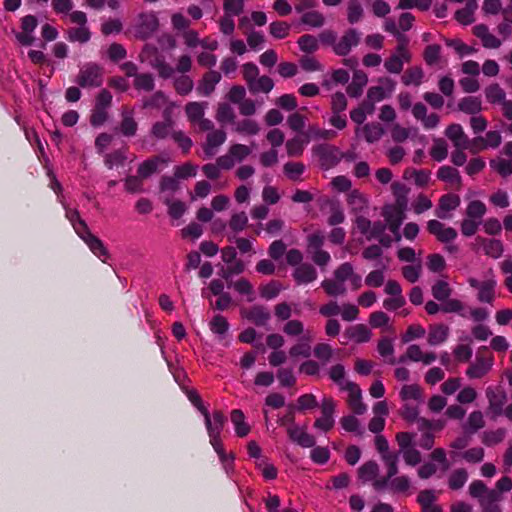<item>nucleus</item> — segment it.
<instances>
[{
	"instance_id": "nucleus-6",
	"label": "nucleus",
	"mask_w": 512,
	"mask_h": 512,
	"mask_svg": "<svg viewBox=\"0 0 512 512\" xmlns=\"http://www.w3.org/2000/svg\"><path fill=\"white\" fill-rule=\"evenodd\" d=\"M159 28V20L155 13L145 12L137 17L134 35L141 40L149 39Z\"/></svg>"
},
{
	"instance_id": "nucleus-26",
	"label": "nucleus",
	"mask_w": 512,
	"mask_h": 512,
	"mask_svg": "<svg viewBox=\"0 0 512 512\" xmlns=\"http://www.w3.org/2000/svg\"><path fill=\"white\" fill-rule=\"evenodd\" d=\"M293 277L298 285L308 284L317 278V271L310 264H301L294 270Z\"/></svg>"
},
{
	"instance_id": "nucleus-44",
	"label": "nucleus",
	"mask_w": 512,
	"mask_h": 512,
	"mask_svg": "<svg viewBox=\"0 0 512 512\" xmlns=\"http://www.w3.org/2000/svg\"><path fill=\"white\" fill-rule=\"evenodd\" d=\"M364 16V9L358 0H349L347 2V21L350 24L358 23Z\"/></svg>"
},
{
	"instance_id": "nucleus-17",
	"label": "nucleus",
	"mask_w": 512,
	"mask_h": 512,
	"mask_svg": "<svg viewBox=\"0 0 512 512\" xmlns=\"http://www.w3.org/2000/svg\"><path fill=\"white\" fill-rule=\"evenodd\" d=\"M167 163L168 159L164 158L163 156H153L139 164L137 173L143 179H147L154 173L161 171L162 168L167 165Z\"/></svg>"
},
{
	"instance_id": "nucleus-40",
	"label": "nucleus",
	"mask_w": 512,
	"mask_h": 512,
	"mask_svg": "<svg viewBox=\"0 0 512 512\" xmlns=\"http://www.w3.org/2000/svg\"><path fill=\"white\" fill-rule=\"evenodd\" d=\"M216 120L224 125V124H233L235 123V113L233 108L228 103H219L216 114Z\"/></svg>"
},
{
	"instance_id": "nucleus-64",
	"label": "nucleus",
	"mask_w": 512,
	"mask_h": 512,
	"mask_svg": "<svg viewBox=\"0 0 512 512\" xmlns=\"http://www.w3.org/2000/svg\"><path fill=\"white\" fill-rule=\"evenodd\" d=\"M459 109L465 113L475 115L480 112V100L477 97H465L459 102Z\"/></svg>"
},
{
	"instance_id": "nucleus-19",
	"label": "nucleus",
	"mask_w": 512,
	"mask_h": 512,
	"mask_svg": "<svg viewBox=\"0 0 512 512\" xmlns=\"http://www.w3.org/2000/svg\"><path fill=\"white\" fill-rule=\"evenodd\" d=\"M221 74L216 70H209L203 74L197 85V92L201 96H210L216 85L221 81Z\"/></svg>"
},
{
	"instance_id": "nucleus-59",
	"label": "nucleus",
	"mask_w": 512,
	"mask_h": 512,
	"mask_svg": "<svg viewBox=\"0 0 512 512\" xmlns=\"http://www.w3.org/2000/svg\"><path fill=\"white\" fill-rule=\"evenodd\" d=\"M256 467L261 472L262 476L266 480H274L277 478V468L269 463L266 459H260L256 461Z\"/></svg>"
},
{
	"instance_id": "nucleus-20",
	"label": "nucleus",
	"mask_w": 512,
	"mask_h": 512,
	"mask_svg": "<svg viewBox=\"0 0 512 512\" xmlns=\"http://www.w3.org/2000/svg\"><path fill=\"white\" fill-rule=\"evenodd\" d=\"M459 204V196L455 194H445L439 199L435 215L440 219H448L450 218V212L455 210Z\"/></svg>"
},
{
	"instance_id": "nucleus-29",
	"label": "nucleus",
	"mask_w": 512,
	"mask_h": 512,
	"mask_svg": "<svg viewBox=\"0 0 512 512\" xmlns=\"http://www.w3.org/2000/svg\"><path fill=\"white\" fill-rule=\"evenodd\" d=\"M437 177L448 183L452 188H458L461 183L460 175L457 169L451 166H442L437 172Z\"/></svg>"
},
{
	"instance_id": "nucleus-47",
	"label": "nucleus",
	"mask_w": 512,
	"mask_h": 512,
	"mask_svg": "<svg viewBox=\"0 0 512 512\" xmlns=\"http://www.w3.org/2000/svg\"><path fill=\"white\" fill-rule=\"evenodd\" d=\"M209 328L212 333L223 338L229 330V323L224 316L217 314L209 322Z\"/></svg>"
},
{
	"instance_id": "nucleus-49",
	"label": "nucleus",
	"mask_w": 512,
	"mask_h": 512,
	"mask_svg": "<svg viewBox=\"0 0 512 512\" xmlns=\"http://www.w3.org/2000/svg\"><path fill=\"white\" fill-rule=\"evenodd\" d=\"M301 23L313 28H319L324 25L325 17L321 12L311 10L303 13L301 17Z\"/></svg>"
},
{
	"instance_id": "nucleus-45",
	"label": "nucleus",
	"mask_w": 512,
	"mask_h": 512,
	"mask_svg": "<svg viewBox=\"0 0 512 512\" xmlns=\"http://www.w3.org/2000/svg\"><path fill=\"white\" fill-rule=\"evenodd\" d=\"M173 87L179 95L185 96L193 90L194 82L190 76L182 74L174 78Z\"/></svg>"
},
{
	"instance_id": "nucleus-33",
	"label": "nucleus",
	"mask_w": 512,
	"mask_h": 512,
	"mask_svg": "<svg viewBox=\"0 0 512 512\" xmlns=\"http://www.w3.org/2000/svg\"><path fill=\"white\" fill-rule=\"evenodd\" d=\"M383 216L386 221V227L388 226L391 232H397L404 220V213L401 210H391L385 208Z\"/></svg>"
},
{
	"instance_id": "nucleus-8",
	"label": "nucleus",
	"mask_w": 512,
	"mask_h": 512,
	"mask_svg": "<svg viewBox=\"0 0 512 512\" xmlns=\"http://www.w3.org/2000/svg\"><path fill=\"white\" fill-rule=\"evenodd\" d=\"M480 225V201H472L469 203L465 218L461 225V232L464 236L474 235Z\"/></svg>"
},
{
	"instance_id": "nucleus-28",
	"label": "nucleus",
	"mask_w": 512,
	"mask_h": 512,
	"mask_svg": "<svg viewBox=\"0 0 512 512\" xmlns=\"http://www.w3.org/2000/svg\"><path fill=\"white\" fill-rule=\"evenodd\" d=\"M446 136L454 143L456 148L466 149L468 146V138L463 132L459 124H451L447 127Z\"/></svg>"
},
{
	"instance_id": "nucleus-35",
	"label": "nucleus",
	"mask_w": 512,
	"mask_h": 512,
	"mask_svg": "<svg viewBox=\"0 0 512 512\" xmlns=\"http://www.w3.org/2000/svg\"><path fill=\"white\" fill-rule=\"evenodd\" d=\"M486 394L489 400L488 413H491L492 416H497L501 414L502 407L505 402V396L503 395V393L495 392L488 389Z\"/></svg>"
},
{
	"instance_id": "nucleus-32",
	"label": "nucleus",
	"mask_w": 512,
	"mask_h": 512,
	"mask_svg": "<svg viewBox=\"0 0 512 512\" xmlns=\"http://www.w3.org/2000/svg\"><path fill=\"white\" fill-rule=\"evenodd\" d=\"M477 9V3L475 0H470L466 3L465 7L456 11V20L463 24L468 25L474 21V13Z\"/></svg>"
},
{
	"instance_id": "nucleus-11",
	"label": "nucleus",
	"mask_w": 512,
	"mask_h": 512,
	"mask_svg": "<svg viewBox=\"0 0 512 512\" xmlns=\"http://www.w3.org/2000/svg\"><path fill=\"white\" fill-rule=\"evenodd\" d=\"M341 390L348 392L347 403L355 414L362 415L366 412L367 406L362 402V392L356 383L347 381Z\"/></svg>"
},
{
	"instance_id": "nucleus-31",
	"label": "nucleus",
	"mask_w": 512,
	"mask_h": 512,
	"mask_svg": "<svg viewBox=\"0 0 512 512\" xmlns=\"http://www.w3.org/2000/svg\"><path fill=\"white\" fill-rule=\"evenodd\" d=\"M230 418L235 426V432L238 437H245L249 434L250 426L245 422V415L241 410H232Z\"/></svg>"
},
{
	"instance_id": "nucleus-51",
	"label": "nucleus",
	"mask_w": 512,
	"mask_h": 512,
	"mask_svg": "<svg viewBox=\"0 0 512 512\" xmlns=\"http://www.w3.org/2000/svg\"><path fill=\"white\" fill-rule=\"evenodd\" d=\"M228 225L234 233L242 232L248 225L247 214L244 211L233 213Z\"/></svg>"
},
{
	"instance_id": "nucleus-27",
	"label": "nucleus",
	"mask_w": 512,
	"mask_h": 512,
	"mask_svg": "<svg viewBox=\"0 0 512 512\" xmlns=\"http://www.w3.org/2000/svg\"><path fill=\"white\" fill-rule=\"evenodd\" d=\"M344 336L356 343H365L371 339V332L364 324H357L347 328Z\"/></svg>"
},
{
	"instance_id": "nucleus-21",
	"label": "nucleus",
	"mask_w": 512,
	"mask_h": 512,
	"mask_svg": "<svg viewBox=\"0 0 512 512\" xmlns=\"http://www.w3.org/2000/svg\"><path fill=\"white\" fill-rule=\"evenodd\" d=\"M122 119L119 125L121 134L125 137H133L136 135L138 123L134 119V112L127 107L123 108L121 113Z\"/></svg>"
},
{
	"instance_id": "nucleus-5",
	"label": "nucleus",
	"mask_w": 512,
	"mask_h": 512,
	"mask_svg": "<svg viewBox=\"0 0 512 512\" xmlns=\"http://www.w3.org/2000/svg\"><path fill=\"white\" fill-rule=\"evenodd\" d=\"M251 153L252 149L249 146L235 143L228 148L226 154L217 158V162L224 170H230L236 163L244 161Z\"/></svg>"
},
{
	"instance_id": "nucleus-39",
	"label": "nucleus",
	"mask_w": 512,
	"mask_h": 512,
	"mask_svg": "<svg viewBox=\"0 0 512 512\" xmlns=\"http://www.w3.org/2000/svg\"><path fill=\"white\" fill-rule=\"evenodd\" d=\"M228 287H233L237 293L247 296L249 302L255 299L253 285L245 278H240L235 282L228 281Z\"/></svg>"
},
{
	"instance_id": "nucleus-25",
	"label": "nucleus",
	"mask_w": 512,
	"mask_h": 512,
	"mask_svg": "<svg viewBox=\"0 0 512 512\" xmlns=\"http://www.w3.org/2000/svg\"><path fill=\"white\" fill-rule=\"evenodd\" d=\"M233 131L243 136H255L260 132V125L256 120L246 117L235 121Z\"/></svg>"
},
{
	"instance_id": "nucleus-4",
	"label": "nucleus",
	"mask_w": 512,
	"mask_h": 512,
	"mask_svg": "<svg viewBox=\"0 0 512 512\" xmlns=\"http://www.w3.org/2000/svg\"><path fill=\"white\" fill-rule=\"evenodd\" d=\"M201 413L205 419V425L209 434L210 444L221 441V432L223 431L224 425L227 421L226 416L222 411L216 410L210 415L207 408H201Z\"/></svg>"
},
{
	"instance_id": "nucleus-14",
	"label": "nucleus",
	"mask_w": 512,
	"mask_h": 512,
	"mask_svg": "<svg viewBox=\"0 0 512 512\" xmlns=\"http://www.w3.org/2000/svg\"><path fill=\"white\" fill-rule=\"evenodd\" d=\"M360 41V34L354 28H350L342 35L333 47L335 54L339 56H346L351 49L358 45Z\"/></svg>"
},
{
	"instance_id": "nucleus-23",
	"label": "nucleus",
	"mask_w": 512,
	"mask_h": 512,
	"mask_svg": "<svg viewBox=\"0 0 512 512\" xmlns=\"http://www.w3.org/2000/svg\"><path fill=\"white\" fill-rule=\"evenodd\" d=\"M449 327L445 324L430 325L427 342L431 346H438L444 343L449 337Z\"/></svg>"
},
{
	"instance_id": "nucleus-12",
	"label": "nucleus",
	"mask_w": 512,
	"mask_h": 512,
	"mask_svg": "<svg viewBox=\"0 0 512 512\" xmlns=\"http://www.w3.org/2000/svg\"><path fill=\"white\" fill-rule=\"evenodd\" d=\"M81 227L82 233L79 237L87 244L92 253L105 263L110 257L107 248L98 237L91 233L89 228L85 230L83 224Z\"/></svg>"
},
{
	"instance_id": "nucleus-18",
	"label": "nucleus",
	"mask_w": 512,
	"mask_h": 512,
	"mask_svg": "<svg viewBox=\"0 0 512 512\" xmlns=\"http://www.w3.org/2000/svg\"><path fill=\"white\" fill-rule=\"evenodd\" d=\"M381 85L372 86L368 89L367 98L372 102H380L389 97L395 89V82L390 78L380 80Z\"/></svg>"
},
{
	"instance_id": "nucleus-57",
	"label": "nucleus",
	"mask_w": 512,
	"mask_h": 512,
	"mask_svg": "<svg viewBox=\"0 0 512 512\" xmlns=\"http://www.w3.org/2000/svg\"><path fill=\"white\" fill-rule=\"evenodd\" d=\"M400 398L403 401L408 400H421L422 398V389L417 384L404 385L400 390Z\"/></svg>"
},
{
	"instance_id": "nucleus-37",
	"label": "nucleus",
	"mask_w": 512,
	"mask_h": 512,
	"mask_svg": "<svg viewBox=\"0 0 512 512\" xmlns=\"http://www.w3.org/2000/svg\"><path fill=\"white\" fill-rule=\"evenodd\" d=\"M247 87L252 94H257L260 92L269 93L274 87V82L268 76H261L257 77Z\"/></svg>"
},
{
	"instance_id": "nucleus-13",
	"label": "nucleus",
	"mask_w": 512,
	"mask_h": 512,
	"mask_svg": "<svg viewBox=\"0 0 512 512\" xmlns=\"http://www.w3.org/2000/svg\"><path fill=\"white\" fill-rule=\"evenodd\" d=\"M334 277L343 284L349 281L353 290L362 287V277L354 271L352 264L349 262L339 265L334 271Z\"/></svg>"
},
{
	"instance_id": "nucleus-2",
	"label": "nucleus",
	"mask_w": 512,
	"mask_h": 512,
	"mask_svg": "<svg viewBox=\"0 0 512 512\" xmlns=\"http://www.w3.org/2000/svg\"><path fill=\"white\" fill-rule=\"evenodd\" d=\"M139 59L141 62L148 63L163 79H169L174 75V68L155 45L145 44L139 54Z\"/></svg>"
},
{
	"instance_id": "nucleus-42",
	"label": "nucleus",
	"mask_w": 512,
	"mask_h": 512,
	"mask_svg": "<svg viewBox=\"0 0 512 512\" xmlns=\"http://www.w3.org/2000/svg\"><path fill=\"white\" fill-rule=\"evenodd\" d=\"M305 165L302 162H287L283 166L285 176L294 182L300 181L302 174L305 172Z\"/></svg>"
},
{
	"instance_id": "nucleus-16",
	"label": "nucleus",
	"mask_w": 512,
	"mask_h": 512,
	"mask_svg": "<svg viewBox=\"0 0 512 512\" xmlns=\"http://www.w3.org/2000/svg\"><path fill=\"white\" fill-rule=\"evenodd\" d=\"M427 230L434 235L436 239L442 243H449L456 239L457 231L452 227H447L438 220H430L427 222Z\"/></svg>"
},
{
	"instance_id": "nucleus-62",
	"label": "nucleus",
	"mask_w": 512,
	"mask_h": 512,
	"mask_svg": "<svg viewBox=\"0 0 512 512\" xmlns=\"http://www.w3.org/2000/svg\"><path fill=\"white\" fill-rule=\"evenodd\" d=\"M154 86V78L149 73L138 74L134 79V87L138 90L149 92L154 89Z\"/></svg>"
},
{
	"instance_id": "nucleus-46",
	"label": "nucleus",
	"mask_w": 512,
	"mask_h": 512,
	"mask_svg": "<svg viewBox=\"0 0 512 512\" xmlns=\"http://www.w3.org/2000/svg\"><path fill=\"white\" fill-rule=\"evenodd\" d=\"M424 72L422 68L415 66L408 68L402 76V82L404 85H415L419 86L422 83Z\"/></svg>"
},
{
	"instance_id": "nucleus-24",
	"label": "nucleus",
	"mask_w": 512,
	"mask_h": 512,
	"mask_svg": "<svg viewBox=\"0 0 512 512\" xmlns=\"http://www.w3.org/2000/svg\"><path fill=\"white\" fill-rule=\"evenodd\" d=\"M368 77L362 70H356L353 73L352 82L347 86V94L352 98H358L364 87L367 85Z\"/></svg>"
},
{
	"instance_id": "nucleus-10",
	"label": "nucleus",
	"mask_w": 512,
	"mask_h": 512,
	"mask_svg": "<svg viewBox=\"0 0 512 512\" xmlns=\"http://www.w3.org/2000/svg\"><path fill=\"white\" fill-rule=\"evenodd\" d=\"M314 153L318 157L321 167L325 170L336 166L341 160L340 151L331 145H318L314 148Z\"/></svg>"
},
{
	"instance_id": "nucleus-56",
	"label": "nucleus",
	"mask_w": 512,
	"mask_h": 512,
	"mask_svg": "<svg viewBox=\"0 0 512 512\" xmlns=\"http://www.w3.org/2000/svg\"><path fill=\"white\" fill-rule=\"evenodd\" d=\"M485 95L487 100L493 104H502L506 100V93L498 84L488 86Z\"/></svg>"
},
{
	"instance_id": "nucleus-34",
	"label": "nucleus",
	"mask_w": 512,
	"mask_h": 512,
	"mask_svg": "<svg viewBox=\"0 0 512 512\" xmlns=\"http://www.w3.org/2000/svg\"><path fill=\"white\" fill-rule=\"evenodd\" d=\"M207 103L205 102H189L185 106V112L188 120L192 124H196L198 120L204 117Z\"/></svg>"
},
{
	"instance_id": "nucleus-55",
	"label": "nucleus",
	"mask_w": 512,
	"mask_h": 512,
	"mask_svg": "<svg viewBox=\"0 0 512 512\" xmlns=\"http://www.w3.org/2000/svg\"><path fill=\"white\" fill-rule=\"evenodd\" d=\"M245 271V264L242 260L237 259L233 262L227 264L226 268H222L221 276L227 282L231 279L232 276L239 275Z\"/></svg>"
},
{
	"instance_id": "nucleus-58",
	"label": "nucleus",
	"mask_w": 512,
	"mask_h": 512,
	"mask_svg": "<svg viewBox=\"0 0 512 512\" xmlns=\"http://www.w3.org/2000/svg\"><path fill=\"white\" fill-rule=\"evenodd\" d=\"M468 480V474L464 469H457L453 471L448 480L449 488L452 490H458L464 486Z\"/></svg>"
},
{
	"instance_id": "nucleus-7",
	"label": "nucleus",
	"mask_w": 512,
	"mask_h": 512,
	"mask_svg": "<svg viewBox=\"0 0 512 512\" xmlns=\"http://www.w3.org/2000/svg\"><path fill=\"white\" fill-rule=\"evenodd\" d=\"M336 403L331 397H324L320 409L321 416L318 417L314 422V428L321 430L323 432L330 431L335 424L334 413H335Z\"/></svg>"
},
{
	"instance_id": "nucleus-61",
	"label": "nucleus",
	"mask_w": 512,
	"mask_h": 512,
	"mask_svg": "<svg viewBox=\"0 0 512 512\" xmlns=\"http://www.w3.org/2000/svg\"><path fill=\"white\" fill-rule=\"evenodd\" d=\"M379 472V466L374 461L364 463L359 468V477L365 481H371L375 479Z\"/></svg>"
},
{
	"instance_id": "nucleus-60",
	"label": "nucleus",
	"mask_w": 512,
	"mask_h": 512,
	"mask_svg": "<svg viewBox=\"0 0 512 512\" xmlns=\"http://www.w3.org/2000/svg\"><path fill=\"white\" fill-rule=\"evenodd\" d=\"M313 353L322 364H326L333 356V348L327 343H319L314 347Z\"/></svg>"
},
{
	"instance_id": "nucleus-9",
	"label": "nucleus",
	"mask_w": 512,
	"mask_h": 512,
	"mask_svg": "<svg viewBox=\"0 0 512 512\" xmlns=\"http://www.w3.org/2000/svg\"><path fill=\"white\" fill-rule=\"evenodd\" d=\"M175 121L171 117V110L166 108L163 112V120L156 121L150 130L151 136L156 140L172 139V134L175 133Z\"/></svg>"
},
{
	"instance_id": "nucleus-15",
	"label": "nucleus",
	"mask_w": 512,
	"mask_h": 512,
	"mask_svg": "<svg viewBox=\"0 0 512 512\" xmlns=\"http://www.w3.org/2000/svg\"><path fill=\"white\" fill-rule=\"evenodd\" d=\"M226 138V132L222 129L210 131L207 134L206 140L202 145L205 156L210 158L216 155L220 146L225 143Z\"/></svg>"
},
{
	"instance_id": "nucleus-50",
	"label": "nucleus",
	"mask_w": 512,
	"mask_h": 512,
	"mask_svg": "<svg viewBox=\"0 0 512 512\" xmlns=\"http://www.w3.org/2000/svg\"><path fill=\"white\" fill-rule=\"evenodd\" d=\"M445 44L448 47H451L461 58L471 55L472 53L477 51L472 46L465 44L462 40L457 39V38L456 39H448L447 38V39H445Z\"/></svg>"
},
{
	"instance_id": "nucleus-22",
	"label": "nucleus",
	"mask_w": 512,
	"mask_h": 512,
	"mask_svg": "<svg viewBox=\"0 0 512 512\" xmlns=\"http://www.w3.org/2000/svg\"><path fill=\"white\" fill-rule=\"evenodd\" d=\"M287 433L289 438L301 447L310 448L315 445V438L303 428L293 425L288 427Z\"/></svg>"
},
{
	"instance_id": "nucleus-41",
	"label": "nucleus",
	"mask_w": 512,
	"mask_h": 512,
	"mask_svg": "<svg viewBox=\"0 0 512 512\" xmlns=\"http://www.w3.org/2000/svg\"><path fill=\"white\" fill-rule=\"evenodd\" d=\"M482 249L494 259L501 257L504 251L503 243L498 239H482Z\"/></svg>"
},
{
	"instance_id": "nucleus-54",
	"label": "nucleus",
	"mask_w": 512,
	"mask_h": 512,
	"mask_svg": "<svg viewBox=\"0 0 512 512\" xmlns=\"http://www.w3.org/2000/svg\"><path fill=\"white\" fill-rule=\"evenodd\" d=\"M297 44L300 50L305 53H313L319 49L318 39L310 34H305L299 37Z\"/></svg>"
},
{
	"instance_id": "nucleus-63",
	"label": "nucleus",
	"mask_w": 512,
	"mask_h": 512,
	"mask_svg": "<svg viewBox=\"0 0 512 512\" xmlns=\"http://www.w3.org/2000/svg\"><path fill=\"white\" fill-rule=\"evenodd\" d=\"M410 480L407 476L401 475L391 479L389 489L393 493H406L410 489Z\"/></svg>"
},
{
	"instance_id": "nucleus-38",
	"label": "nucleus",
	"mask_w": 512,
	"mask_h": 512,
	"mask_svg": "<svg viewBox=\"0 0 512 512\" xmlns=\"http://www.w3.org/2000/svg\"><path fill=\"white\" fill-rule=\"evenodd\" d=\"M361 131L368 143L377 142L384 134L383 127L378 123H368L361 128Z\"/></svg>"
},
{
	"instance_id": "nucleus-43",
	"label": "nucleus",
	"mask_w": 512,
	"mask_h": 512,
	"mask_svg": "<svg viewBox=\"0 0 512 512\" xmlns=\"http://www.w3.org/2000/svg\"><path fill=\"white\" fill-rule=\"evenodd\" d=\"M91 38V32L87 26L72 27L67 30V39L70 42L86 43Z\"/></svg>"
},
{
	"instance_id": "nucleus-3",
	"label": "nucleus",
	"mask_w": 512,
	"mask_h": 512,
	"mask_svg": "<svg viewBox=\"0 0 512 512\" xmlns=\"http://www.w3.org/2000/svg\"><path fill=\"white\" fill-rule=\"evenodd\" d=\"M103 68L96 63H86L80 68L76 82L83 88L99 87L103 83Z\"/></svg>"
},
{
	"instance_id": "nucleus-1",
	"label": "nucleus",
	"mask_w": 512,
	"mask_h": 512,
	"mask_svg": "<svg viewBox=\"0 0 512 512\" xmlns=\"http://www.w3.org/2000/svg\"><path fill=\"white\" fill-rule=\"evenodd\" d=\"M512 490V479L504 476L499 479L494 488L482 485V512H502L500 502L504 499V493Z\"/></svg>"
},
{
	"instance_id": "nucleus-48",
	"label": "nucleus",
	"mask_w": 512,
	"mask_h": 512,
	"mask_svg": "<svg viewBox=\"0 0 512 512\" xmlns=\"http://www.w3.org/2000/svg\"><path fill=\"white\" fill-rule=\"evenodd\" d=\"M159 188L162 193L167 194L165 198L171 199L173 194L179 189L178 179L175 176L164 175L160 179Z\"/></svg>"
},
{
	"instance_id": "nucleus-53",
	"label": "nucleus",
	"mask_w": 512,
	"mask_h": 512,
	"mask_svg": "<svg viewBox=\"0 0 512 512\" xmlns=\"http://www.w3.org/2000/svg\"><path fill=\"white\" fill-rule=\"evenodd\" d=\"M377 351L384 358L390 357L388 359L389 364L394 365L396 363V360L393 357L394 346L391 339L387 337L380 339L377 345Z\"/></svg>"
},
{
	"instance_id": "nucleus-52",
	"label": "nucleus",
	"mask_w": 512,
	"mask_h": 512,
	"mask_svg": "<svg viewBox=\"0 0 512 512\" xmlns=\"http://www.w3.org/2000/svg\"><path fill=\"white\" fill-rule=\"evenodd\" d=\"M327 203L330 207V216L328 218V224L331 226L338 225L342 223L345 219L344 212L337 201L327 200Z\"/></svg>"
},
{
	"instance_id": "nucleus-36",
	"label": "nucleus",
	"mask_w": 512,
	"mask_h": 512,
	"mask_svg": "<svg viewBox=\"0 0 512 512\" xmlns=\"http://www.w3.org/2000/svg\"><path fill=\"white\" fill-rule=\"evenodd\" d=\"M321 287L324 289L328 296L332 297L343 296L347 292L345 284L338 281L335 277L334 279L323 280Z\"/></svg>"
},
{
	"instance_id": "nucleus-30",
	"label": "nucleus",
	"mask_w": 512,
	"mask_h": 512,
	"mask_svg": "<svg viewBox=\"0 0 512 512\" xmlns=\"http://www.w3.org/2000/svg\"><path fill=\"white\" fill-rule=\"evenodd\" d=\"M244 316L257 326H262L270 319V313L262 306H253L244 312Z\"/></svg>"
}]
</instances>
